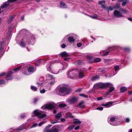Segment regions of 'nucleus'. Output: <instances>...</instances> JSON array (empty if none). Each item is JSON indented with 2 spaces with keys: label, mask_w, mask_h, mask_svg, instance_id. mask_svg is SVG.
Masks as SVG:
<instances>
[{
  "label": "nucleus",
  "mask_w": 132,
  "mask_h": 132,
  "mask_svg": "<svg viewBox=\"0 0 132 132\" xmlns=\"http://www.w3.org/2000/svg\"><path fill=\"white\" fill-rule=\"evenodd\" d=\"M95 85L100 88H105L110 87L109 91L106 93V95L109 94L114 90V87L111 86H112V84L110 83H100L96 84Z\"/></svg>",
  "instance_id": "1"
},
{
  "label": "nucleus",
  "mask_w": 132,
  "mask_h": 132,
  "mask_svg": "<svg viewBox=\"0 0 132 132\" xmlns=\"http://www.w3.org/2000/svg\"><path fill=\"white\" fill-rule=\"evenodd\" d=\"M19 0H8L2 5L0 8H5L9 6H13L15 3L18 2Z\"/></svg>",
  "instance_id": "2"
},
{
  "label": "nucleus",
  "mask_w": 132,
  "mask_h": 132,
  "mask_svg": "<svg viewBox=\"0 0 132 132\" xmlns=\"http://www.w3.org/2000/svg\"><path fill=\"white\" fill-rule=\"evenodd\" d=\"M35 115L38 116L39 118H43L45 117L46 115L45 114H43V112L41 111H38V110H35L34 112Z\"/></svg>",
  "instance_id": "3"
},
{
  "label": "nucleus",
  "mask_w": 132,
  "mask_h": 132,
  "mask_svg": "<svg viewBox=\"0 0 132 132\" xmlns=\"http://www.w3.org/2000/svg\"><path fill=\"white\" fill-rule=\"evenodd\" d=\"M70 90L65 87H61L60 89L59 94H67L69 93Z\"/></svg>",
  "instance_id": "4"
},
{
  "label": "nucleus",
  "mask_w": 132,
  "mask_h": 132,
  "mask_svg": "<svg viewBox=\"0 0 132 132\" xmlns=\"http://www.w3.org/2000/svg\"><path fill=\"white\" fill-rule=\"evenodd\" d=\"M113 15L115 17L118 18L123 17L124 16L120 11L118 10H115L113 12Z\"/></svg>",
  "instance_id": "5"
},
{
  "label": "nucleus",
  "mask_w": 132,
  "mask_h": 132,
  "mask_svg": "<svg viewBox=\"0 0 132 132\" xmlns=\"http://www.w3.org/2000/svg\"><path fill=\"white\" fill-rule=\"evenodd\" d=\"M118 119L116 117H111L110 118V121L111 122H112L113 123L112 124L111 123V124H112L114 126L119 125L120 123L119 122H117V121H118Z\"/></svg>",
  "instance_id": "6"
},
{
  "label": "nucleus",
  "mask_w": 132,
  "mask_h": 132,
  "mask_svg": "<svg viewBox=\"0 0 132 132\" xmlns=\"http://www.w3.org/2000/svg\"><path fill=\"white\" fill-rule=\"evenodd\" d=\"M56 104L54 103H51L47 104L45 106V109H48L49 110H51L54 109L56 107Z\"/></svg>",
  "instance_id": "7"
},
{
  "label": "nucleus",
  "mask_w": 132,
  "mask_h": 132,
  "mask_svg": "<svg viewBox=\"0 0 132 132\" xmlns=\"http://www.w3.org/2000/svg\"><path fill=\"white\" fill-rule=\"evenodd\" d=\"M48 127H46L44 130V132H58V129L54 127H52L50 130L48 129Z\"/></svg>",
  "instance_id": "8"
},
{
  "label": "nucleus",
  "mask_w": 132,
  "mask_h": 132,
  "mask_svg": "<svg viewBox=\"0 0 132 132\" xmlns=\"http://www.w3.org/2000/svg\"><path fill=\"white\" fill-rule=\"evenodd\" d=\"M77 101V98L75 97H73L71 99H67L66 102L69 104L75 103Z\"/></svg>",
  "instance_id": "9"
},
{
  "label": "nucleus",
  "mask_w": 132,
  "mask_h": 132,
  "mask_svg": "<svg viewBox=\"0 0 132 132\" xmlns=\"http://www.w3.org/2000/svg\"><path fill=\"white\" fill-rule=\"evenodd\" d=\"M105 0L98 1V4L101 5V7L102 8H107V7L105 4Z\"/></svg>",
  "instance_id": "10"
},
{
  "label": "nucleus",
  "mask_w": 132,
  "mask_h": 132,
  "mask_svg": "<svg viewBox=\"0 0 132 132\" xmlns=\"http://www.w3.org/2000/svg\"><path fill=\"white\" fill-rule=\"evenodd\" d=\"M27 70L29 73H31L34 72L35 71V69L32 65L30 66L27 69Z\"/></svg>",
  "instance_id": "11"
},
{
  "label": "nucleus",
  "mask_w": 132,
  "mask_h": 132,
  "mask_svg": "<svg viewBox=\"0 0 132 132\" xmlns=\"http://www.w3.org/2000/svg\"><path fill=\"white\" fill-rule=\"evenodd\" d=\"M12 73V72L11 71L7 73L6 75V80H11L12 79V76L11 75Z\"/></svg>",
  "instance_id": "12"
},
{
  "label": "nucleus",
  "mask_w": 132,
  "mask_h": 132,
  "mask_svg": "<svg viewBox=\"0 0 132 132\" xmlns=\"http://www.w3.org/2000/svg\"><path fill=\"white\" fill-rule=\"evenodd\" d=\"M60 7L62 8H66L67 7V5L64 2L62 1H60Z\"/></svg>",
  "instance_id": "13"
},
{
  "label": "nucleus",
  "mask_w": 132,
  "mask_h": 132,
  "mask_svg": "<svg viewBox=\"0 0 132 132\" xmlns=\"http://www.w3.org/2000/svg\"><path fill=\"white\" fill-rule=\"evenodd\" d=\"M112 102H109L105 104H101V105L103 106L109 107L112 105Z\"/></svg>",
  "instance_id": "14"
},
{
  "label": "nucleus",
  "mask_w": 132,
  "mask_h": 132,
  "mask_svg": "<svg viewBox=\"0 0 132 132\" xmlns=\"http://www.w3.org/2000/svg\"><path fill=\"white\" fill-rule=\"evenodd\" d=\"M84 75L83 71L82 70H80L79 73V78H81L83 77Z\"/></svg>",
  "instance_id": "15"
},
{
  "label": "nucleus",
  "mask_w": 132,
  "mask_h": 132,
  "mask_svg": "<svg viewBox=\"0 0 132 132\" xmlns=\"http://www.w3.org/2000/svg\"><path fill=\"white\" fill-rule=\"evenodd\" d=\"M22 73L26 75H28L30 74L29 73L27 69L26 68L23 69L22 70Z\"/></svg>",
  "instance_id": "16"
},
{
  "label": "nucleus",
  "mask_w": 132,
  "mask_h": 132,
  "mask_svg": "<svg viewBox=\"0 0 132 132\" xmlns=\"http://www.w3.org/2000/svg\"><path fill=\"white\" fill-rule=\"evenodd\" d=\"M61 55L62 57H66L68 56V54L66 52H62Z\"/></svg>",
  "instance_id": "17"
},
{
  "label": "nucleus",
  "mask_w": 132,
  "mask_h": 132,
  "mask_svg": "<svg viewBox=\"0 0 132 132\" xmlns=\"http://www.w3.org/2000/svg\"><path fill=\"white\" fill-rule=\"evenodd\" d=\"M79 106L81 108H84L85 107L84 103L83 101H81L78 104Z\"/></svg>",
  "instance_id": "18"
},
{
  "label": "nucleus",
  "mask_w": 132,
  "mask_h": 132,
  "mask_svg": "<svg viewBox=\"0 0 132 132\" xmlns=\"http://www.w3.org/2000/svg\"><path fill=\"white\" fill-rule=\"evenodd\" d=\"M15 17V15H14L10 16L7 20V22L9 23H10Z\"/></svg>",
  "instance_id": "19"
},
{
  "label": "nucleus",
  "mask_w": 132,
  "mask_h": 132,
  "mask_svg": "<svg viewBox=\"0 0 132 132\" xmlns=\"http://www.w3.org/2000/svg\"><path fill=\"white\" fill-rule=\"evenodd\" d=\"M99 78V77L98 75H96L95 76L91 78V80L93 81L96 80L97 79H98Z\"/></svg>",
  "instance_id": "20"
},
{
  "label": "nucleus",
  "mask_w": 132,
  "mask_h": 132,
  "mask_svg": "<svg viewBox=\"0 0 132 132\" xmlns=\"http://www.w3.org/2000/svg\"><path fill=\"white\" fill-rule=\"evenodd\" d=\"M129 2V0H125L122 2L121 5L123 6H125Z\"/></svg>",
  "instance_id": "21"
},
{
  "label": "nucleus",
  "mask_w": 132,
  "mask_h": 132,
  "mask_svg": "<svg viewBox=\"0 0 132 132\" xmlns=\"http://www.w3.org/2000/svg\"><path fill=\"white\" fill-rule=\"evenodd\" d=\"M68 40L70 42L72 43L74 42L75 39L73 38V37H70L69 38Z\"/></svg>",
  "instance_id": "22"
},
{
  "label": "nucleus",
  "mask_w": 132,
  "mask_h": 132,
  "mask_svg": "<svg viewBox=\"0 0 132 132\" xmlns=\"http://www.w3.org/2000/svg\"><path fill=\"white\" fill-rule=\"evenodd\" d=\"M73 121L74 123L80 124L81 122V121H79V120L77 119H74Z\"/></svg>",
  "instance_id": "23"
},
{
  "label": "nucleus",
  "mask_w": 132,
  "mask_h": 132,
  "mask_svg": "<svg viewBox=\"0 0 132 132\" xmlns=\"http://www.w3.org/2000/svg\"><path fill=\"white\" fill-rule=\"evenodd\" d=\"M127 90V88L125 87H122L120 88V90L121 92L123 93L124 92Z\"/></svg>",
  "instance_id": "24"
},
{
  "label": "nucleus",
  "mask_w": 132,
  "mask_h": 132,
  "mask_svg": "<svg viewBox=\"0 0 132 132\" xmlns=\"http://www.w3.org/2000/svg\"><path fill=\"white\" fill-rule=\"evenodd\" d=\"M62 117V115L61 113H60L55 115V117L57 119H59Z\"/></svg>",
  "instance_id": "25"
},
{
  "label": "nucleus",
  "mask_w": 132,
  "mask_h": 132,
  "mask_svg": "<svg viewBox=\"0 0 132 132\" xmlns=\"http://www.w3.org/2000/svg\"><path fill=\"white\" fill-rule=\"evenodd\" d=\"M101 61V59L100 58H96L94 59V62H99L100 61Z\"/></svg>",
  "instance_id": "26"
},
{
  "label": "nucleus",
  "mask_w": 132,
  "mask_h": 132,
  "mask_svg": "<svg viewBox=\"0 0 132 132\" xmlns=\"http://www.w3.org/2000/svg\"><path fill=\"white\" fill-rule=\"evenodd\" d=\"M87 15L93 19H96L97 18L98 16L96 14L93 15L92 16L89 15Z\"/></svg>",
  "instance_id": "27"
},
{
  "label": "nucleus",
  "mask_w": 132,
  "mask_h": 132,
  "mask_svg": "<svg viewBox=\"0 0 132 132\" xmlns=\"http://www.w3.org/2000/svg\"><path fill=\"white\" fill-rule=\"evenodd\" d=\"M31 89L32 90L36 91L37 90V88L36 87L33 86H31Z\"/></svg>",
  "instance_id": "28"
},
{
  "label": "nucleus",
  "mask_w": 132,
  "mask_h": 132,
  "mask_svg": "<svg viewBox=\"0 0 132 132\" xmlns=\"http://www.w3.org/2000/svg\"><path fill=\"white\" fill-rule=\"evenodd\" d=\"M59 105L60 107H64L66 106V105L64 103H60L59 104Z\"/></svg>",
  "instance_id": "29"
},
{
  "label": "nucleus",
  "mask_w": 132,
  "mask_h": 132,
  "mask_svg": "<svg viewBox=\"0 0 132 132\" xmlns=\"http://www.w3.org/2000/svg\"><path fill=\"white\" fill-rule=\"evenodd\" d=\"M120 5L119 3H117L113 8H120Z\"/></svg>",
  "instance_id": "30"
},
{
  "label": "nucleus",
  "mask_w": 132,
  "mask_h": 132,
  "mask_svg": "<svg viewBox=\"0 0 132 132\" xmlns=\"http://www.w3.org/2000/svg\"><path fill=\"white\" fill-rule=\"evenodd\" d=\"M121 11L125 14H126L128 13V11L125 9H122L121 10Z\"/></svg>",
  "instance_id": "31"
},
{
  "label": "nucleus",
  "mask_w": 132,
  "mask_h": 132,
  "mask_svg": "<svg viewBox=\"0 0 132 132\" xmlns=\"http://www.w3.org/2000/svg\"><path fill=\"white\" fill-rule=\"evenodd\" d=\"M20 45L21 47H25V44L23 41H21L20 43Z\"/></svg>",
  "instance_id": "32"
},
{
  "label": "nucleus",
  "mask_w": 132,
  "mask_h": 132,
  "mask_svg": "<svg viewBox=\"0 0 132 132\" xmlns=\"http://www.w3.org/2000/svg\"><path fill=\"white\" fill-rule=\"evenodd\" d=\"M47 78H48L50 79H53L54 78L53 76L49 74H48L47 75Z\"/></svg>",
  "instance_id": "33"
},
{
  "label": "nucleus",
  "mask_w": 132,
  "mask_h": 132,
  "mask_svg": "<svg viewBox=\"0 0 132 132\" xmlns=\"http://www.w3.org/2000/svg\"><path fill=\"white\" fill-rule=\"evenodd\" d=\"M79 95L85 98H87L88 97L87 95L84 94H79Z\"/></svg>",
  "instance_id": "34"
},
{
  "label": "nucleus",
  "mask_w": 132,
  "mask_h": 132,
  "mask_svg": "<svg viewBox=\"0 0 132 132\" xmlns=\"http://www.w3.org/2000/svg\"><path fill=\"white\" fill-rule=\"evenodd\" d=\"M21 67L20 66H19L15 69H14V70L15 72L19 70Z\"/></svg>",
  "instance_id": "35"
},
{
  "label": "nucleus",
  "mask_w": 132,
  "mask_h": 132,
  "mask_svg": "<svg viewBox=\"0 0 132 132\" xmlns=\"http://www.w3.org/2000/svg\"><path fill=\"white\" fill-rule=\"evenodd\" d=\"M33 39V37H29V41H30V42H29V41H28V40H27L28 43H29V42H31V40H32V39Z\"/></svg>",
  "instance_id": "36"
},
{
  "label": "nucleus",
  "mask_w": 132,
  "mask_h": 132,
  "mask_svg": "<svg viewBox=\"0 0 132 132\" xmlns=\"http://www.w3.org/2000/svg\"><path fill=\"white\" fill-rule=\"evenodd\" d=\"M119 66L118 65L114 67V70L115 71H117L118 69H119Z\"/></svg>",
  "instance_id": "37"
},
{
  "label": "nucleus",
  "mask_w": 132,
  "mask_h": 132,
  "mask_svg": "<svg viewBox=\"0 0 132 132\" xmlns=\"http://www.w3.org/2000/svg\"><path fill=\"white\" fill-rule=\"evenodd\" d=\"M82 45V44L81 43H79L77 44V46L79 47H80Z\"/></svg>",
  "instance_id": "38"
},
{
  "label": "nucleus",
  "mask_w": 132,
  "mask_h": 132,
  "mask_svg": "<svg viewBox=\"0 0 132 132\" xmlns=\"http://www.w3.org/2000/svg\"><path fill=\"white\" fill-rule=\"evenodd\" d=\"M45 92V90L44 89H43L42 90H41L40 91V92L41 93H44Z\"/></svg>",
  "instance_id": "39"
},
{
  "label": "nucleus",
  "mask_w": 132,
  "mask_h": 132,
  "mask_svg": "<svg viewBox=\"0 0 132 132\" xmlns=\"http://www.w3.org/2000/svg\"><path fill=\"white\" fill-rule=\"evenodd\" d=\"M5 82L4 80H0V84H3Z\"/></svg>",
  "instance_id": "40"
},
{
  "label": "nucleus",
  "mask_w": 132,
  "mask_h": 132,
  "mask_svg": "<svg viewBox=\"0 0 132 132\" xmlns=\"http://www.w3.org/2000/svg\"><path fill=\"white\" fill-rule=\"evenodd\" d=\"M5 74V72H2L0 73V77L4 75Z\"/></svg>",
  "instance_id": "41"
},
{
  "label": "nucleus",
  "mask_w": 132,
  "mask_h": 132,
  "mask_svg": "<svg viewBox=\"0 0 132 132\" xmlns=\"http://www.w3.org/2000/svg\"><path fill=\"white\" fill-rule=\"evenodd\" d=\"M97 110H102L103 109V108L102 107H99L97 108Z\"/></svg>",
  "instance_id": "42"
},
{
  "label": "nucleus",
  "mask_w": 132,
  "mask_h": 132,
  "mask_svg": "<svg viewBox=\"0 0 132 132\" xmlns=\"http://www.w3.org/2000/svg\"><path fill=\"white\" fill-rule=\"evenodd\" d=\"M45 122H44V121H43V122H41L39 124V125H38V126H41L42 125H43V124H44Z\"/></svg>",
  "instance_id": "43"
},
{
  "label": "nucleus",
  "mask_w": 132,
  "mask_h": 132,
  "mask_svg": "<svg viewBox=\"0 0 132 132\" xmlns=\"http://www.w3.org/2000/svg\"><path fill=\"white\" fill-rule=\"evenodd\" d=\"M38 100L37 98H35L34 99L33 102L34 103H36V102Z\"/></svg>",
  "instance_id": "44"
},
{
  "label": "nucleus",
  "mask_w": 132,
  "mask_h": 132,
  "mask_svg": "<svg viewBox=\"0 0 132 132\" xmlns=\"http://www.w3.org/2000/svg\"><path fill=\"white\" fill-rule=\"evenodd\" d=\"M71 70H69V71H68L67 72V76H68V77H70V76H69V73H70V72H71Z\"/></svg>",
  "instance_id": "45"
},
{
  "label": "nucleus",
  "mask_w": 132,
  "mask_h": 132,
  "mask_svg": "<svg viewBox=\"0 0 132 132\" xmlns=\"http://www.w3.org/2000/svg\"><path fill=\"white\" fill-rule=\"evenodd\" d=\"M109 51H107L106 53L103 55V56H105L106 55H107L109 54Z\"/></svg>",
  "instance_id": "46"
},
{
  "label": "nucleus",
  "mask_w": 132,
  "mask_h": 132,
  "mask_svg": "<svg viewBox=\"0 0 132 132\" xmlns=\"http://www.w3.org/2000/svg\"><path fill=\"white\" fill-rule=\"evenodd\" d=\"M65 46H66L64 44H63L61 46V47L62 48H65Z\"/></svg>",
  "instance_id": "47"
},
{
  "label": "nucleus",
  "mask_w": 132,
  "mask_h": 132,
  "mask_svg": "<svg viewBox=\"0 0 132 132\" xmlns=\"http://www.w3.org/2000/svg\"><path fill=\"white\" fill-rule=\"evenodd\" d=\"M25 116L24 114H22L21 116V118L22 119H23L24 117H25Z\"/></svg>",
  "instance_id": "48"
},
{
  "label": "nucleus",
  "mask_w": 132,
  "mask_h": 132,
  "mask_svg": "<svg viewBox=\"0 0 132 132\" xmlns=\"http://www.w3.org/2000/svg\"><path fill=\"white\" fill-rule=\"evenodd\" d=\"M57 121L56 120H54L53 121H52L51 122V123H57Z\"/></svg>",
  "instance_id": "49"
},
{
  "label": "nucleus",
  "mask_w": 132,
  "mask_h": 132,
  "mask_svg": "<svg viewBox=\"0 0 132 132\" xmlns=\"http://www.w3.org/2000/svg\"><path fill=\"white\" fill-rule=\"evenodd\" d=\"M79 127H80L79 126H77V127H76L75 128V130H77L79 128Z\"/></svg>",
  "instance_id": "50"
},
{
  "label": "nucleus",
  "mask_w": 132,
  "mask_h": 132,
  "mask_svg": "<svg viewBox=\"0 0 132 132\" xmlns=\"http://www.w3.org/2000/svg\"><path fill=\"white\" fill-rule=\"evenodd\" d=\"M126 122H128L130 121V119L129 118H127L126 119Z\"/></svg>",
  "instance_id": "51"
},
{
  "label": "nucleus",
  "mask_w": 132,
  "mask_h": 132,
  "mask_svg": "<svg viewBox=\"0 0 132 132\" xmlns=\"http://www.w3.org/2000/svg\"><path fill=\"white\" fill-rule=\"evenodd\" d=\"M37 125V124L35 123L31 127V128H32L36 126Z\"/></svg>",
  "instance_id": "52"
},
{
  "label": "nucleus",
  "mask_w": 132,
  "mask_h": 132,
  "mask_svg": "<svg viewBox=\"0 0 132 132\" xmlns=\"http://www.w3.org/2000/svg\"><path fill=\"white\" fill-rule=\"evenodd\" d=\"M74 127V126L73 125H71V126L70 127V129H73Z\"/></svg>",
  "instance_id": "53"
},
{
  "label": "nucleus",
  "mask_w": 132,
  "mask_h": 132,
  "mask_svg": "<svg viewBox=\"0 0 132 132\" xmlns=\"http://www.w3.org/2000/svg\"><path fill=\"white\" fill-rule=\"evenodd\" d=\"M61 121L62 122H63L65 121V119L64 118H62L61 119Z\"/></svg>",
  "instance_id": "54"
},
{
  "label": "nucleus",
  "mask_w": 132,
  "mask_h": 132,
  "mask_svg": "<svg viewBox=\"0 0 132 132\" xmlns=\"http://www.w3.org/2000/svg\"><path fill=\"white\" fill-rule=\"evenodd\" d=\"M37 84L38 85V86H42V84L41 83H39L38 82L37 83Z\"/></svg>",
  "instance_id": "55"
},
{
  "label": "nucleus",
  "mask_w": 132,
  "mask_h": 132,
  "mask_svg": "<svg viewBox=\"0 0 132 132\" xmlns=\"http://www.w3.org/2000/svg\"><path fill=\"white\" fill-rule=\"evenodd\" d=\"M52 126V125H48L46 127H48V130H50L49 129V128L50 127H51Z\"/></svg>",
  "instance_id": "56"
},
{
  "label": "nucleus",
  "mask_w": 132,
  "mask_h": 132,
  "mask_svg": "<svg viewBox=\"0 0 132 132\" xmlns=\"http://www.w3.org/2000/svg\"><path fill=\"white\" fill-rule=\"evenodd\" d=\"M67 117L72 118H74V117H73V116H72V115H70L68 116Z\"/></svg>",
  "instance_id": "57"
},
{
  "label": "nucleus",
  "mask_w": 132,
  "mask_h": 132,
  "mask_svg": "<svg viewBox=\"0 0 132 132\" xmlns=\"http://www.w3.org/2000/svg\"><path fill=\"white\" fill-rule=\"evenodd\" d=\"M57 112L55 110H54L53 111V113L54 114H55Z\"/></svg>",
  "instance_id": "58"
},
{
  "label": "nucleus",
  "mask_w": 132,
  "mask_h": 132,
  "mask_svg": "<svg viewBox=\"0 0 132 132\" xmlns=\"http://www.w3.org/2000/svg\"><path fill=\"white\" fill-rule=\"evenodd\" d=\"M54 81L51 82L50 83V84L51 85H53L54 84Z\"/></svg>",
  "instance_id": "59"
},
{
  "label": "nucleus",
  "mask_w": 132,
  "mask_h": 132,
  "mask_svg": "<svg viewBox=\"0 0 132 132\" xmlns=\"http://www.w3.org/2000/svg\"><path fill=\"white\" fill-rule=\"evenodd\" d=\"M128 20H129V21H132V18H128Z\"/></svg>",
  "instance_id": "60"
},
{
  "label": "nucleus",
  "mask_w": 132,
  "mask_h": 132,
  "mask_svg": "<svg viewBox=\"0 0 132 132\" xmlns=\"http://www.w3.org/2000/svg\"><path fill=\"white\" fill-rule=\"evenodd\" d=\"M102 99V98L101 97H98L97 98V100H101Z\"/></svg>",
  "instance_id": "61"
},
{
  "label": "nucleus",
  "mask_w": 132,
  "mask_h": 132,
  "mask_svg": "<svg viewBox=\"0 0 132 132\" xmlns=\"http://www.w3.org/2000/svg\"><path fill=\"white\" fill-rule=\"evenodd\" d=\"M69 58L67 57V58H64V60L67 61V60H69Z\"/></svg>",
  "instance_id": "62"
},
{
  "label": "nucleus",
  "mask_w": 132,
  "mask_h": 132,
  "mask_svg": "<svg viewBox=\"0 0 132 132\" xmlns=\"http://www.w3.org/2000/svg\"><path fill=\"white\" fill-rule=\"evenodd\" d=\"M87 1H88L89 2H92L93 1V0H86Z\"/></svg>",
  "instance_id": "63"
},
{
  "label": "nucleus",
  "mask_w": 132,
  "mask_h": 132,
  "mask_svg": "<svg viewBox=\"0 0 132 132\" xmlns=\"http://www.w3.org/2000/svg\"><path fill=\"white\" fill-rule=\"evenodd\" d=\"M128 93L129 94H132V90L130 92H129Z\"/></svg>",
  "instance_id": "64"
}]
</instances>
